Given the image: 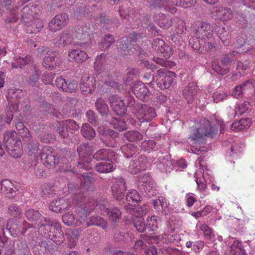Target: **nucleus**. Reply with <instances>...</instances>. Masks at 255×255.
<instances>
[{"label":"nucleus","mask_w":255,"mask_h":255,"mask_svg":"<svg viewBox=\"0 0 255 255\" xmlns=\"http://www.w3.org/2000/svg\"><path fill=\"white\" fill-rule=\"evenodd\" d=\"M77 151L80 156V160L77 165V168L89 170L92 168L91 159L88 155L87 144H81L77 148Z\"/></svg>","instance_id":"obj_17"},{"label":"nucleus","mask_w":255,"mask_h":255,"mask_svg":"<svg viewBox=\"0 0 255 255\" xmlns=\"http://www.w3.org/2000/svg\"><path fill=\"white\" fill-rule=\"evenodd\" d=\"M214 33V29L209 23L198 21L192 25V37L189 42L192 48L196 50H203L210 49L211 45L206 41L211 38Z\"/></svg>","instance_id":"obj_3"},{"label":"nucleus","mask_w":255,"mask_h":255,"mask_svg":"<svg viewBox=\"0 0 255 255\" xmlns=\"http://www.w3.org/2000/svg\"><path fill=\"white\" fill-rule=\"evenodd\" d=\"M159 221L158 217L153 215L147 219L146 227L151 231H154L157 229Z\"/></svg>","instance_id":"obj_52"},{"label":"nucleus","mask_w":255,"mask_h":255,"mask_svg":"<svg viewBox=\"0 0 255 255\" xmlns=\"http://www.w3.org/2000/svg\"><path fill=\"white\" fill-rule=\"evenodd\" d=\"M73 44L82 47H86L90 43L89 29L87 26L77 27L72 33Z\"/></svg>","instance_id":"obj_13"},{"label":"nucleus","mask_w":255,"mask_h":255,"mask_svg":"<svg viewBox=\"0 0 255 255\" xmlns=\"http://www.w3.org/2000/svg\"><path fill=\"white\" fill-rule=\"evenodd\" d=\"M87 52L79 49H72L68 52V58L70 61L78 63H82L89 58Z\"/></svg>","instance_id":"obj_29"},{"label":"nucleus","mask_w":255,"mask_h":255,"mask_svg":"<svg viewBox=\"0 0 255 255\" xmlns=\"http://www.w3.org/2000/svg\"><path fill=\"white\" fill-rule=\"evenodd\" d=\"M3 141L8 154L14 158L20 157L22 154V143L15 131L6 132Z\"/></svg>","instance_id":"obj_5"},{"label":"nucleus","mask_w":255,"mask_h":255,"mask_svg":"<svg viewBox=\"0 0 255 255\" xmlns=\"http://www.w3.org/2000/svg\"><path fill=\"white\" fill-rule=\"evenodd\" d=\"M115 239L119 241L128 242L131 241L133 238V235L131 233H123L115 236Z\"/></svg>","instance_id":"obj_64"},{"label":"nucleus","mask_w":255,"mask_h":255,"mask_svg":"<svg viewBox=\"0 0 255 255\" xmlns=\"http://www.w3.org/2000/svg\"><path fill=\"white\" fill-rule=\"evenodd\" d=\"M137 146L132 143L126 144L121 147V150L126 157L132 156L137 152Z\"/></svg>","instance_id":"obj_48"},{"label":"nucleus","mask_w":255,"mask_h":255,"mask_svg":"<svg viewBox=\"0 0 255 255\" xmlns=\"http://www.w3.org/2000/svg\"><path fill=\"white\" fill-rule=\"evenodd\" d=\"M173 160L168 158H164L163 157H159L158 161H155L156 168L162 173H169L174 168Z\"/></svg>","instance_id":"obj_32"},{"label":"nucleus","mask_w":255,"mask_h":255,"mask_svg":"<svg viewBox=\"0 0 255 255\" xmlns=\"http://www.w3.org/2000/svg\"><path fill=\"white\" fill-rule=\"evenodd\" d=\"M41 160L43 164L48 168H51L56 165L59 164L61 170L64 171H68L71 170L75 173L76 171L72 169L71 165L69 163H65L66 159L62 158L60 160L57 161L55 157L53 155H50L47 153H42L41 155Z\"/></svg>","instance_id":"obj_12"},{"label":"nucleus","mask_w":255,"mask_h":255,"mask_svg":"<svg viewBox=\"0 0 255 255\" xmlns=\"http://www.w3.org/2000/svg\"><path fill=\"white\" fill-rule=\"evenodd\" d=\"M138 189L148 198L156 195L155 183L148 174L140 175L136 181Z\"/></svg>","instance_id":"obj_7"},{"label":"nucleus","mask_w":255,"mask_h":255,"mask_svg":"<svg viewBox=\"0 0 255 255\" xmlns=\"http://www.w3.org/2000/svg\"><path fill=\"white\" fill-rule=\"evenodd\" d=\"M95 202L94 209L96 212H101L103 215H107L110 220L116 222L121 218L122 213L117 207L110 208L106 200L101 201L99 203Z\"/></svg>","instance_id":"obj_10"},{"label":"nucleus","mask_w":255,"mask_h":255,"mask_svg":"<svg viewBox=\"0 0 255 255\" xmlns=\"http://www.w3.org/2000/svg\"><path fill=\"white\" fill-rule=\"evenodd\" d=\"M132 220L133 225L136 230L140 233L143 232L145 230L144 218L141 216H135L133 215Z\"/></svg>","instance_id":"obj_50"},{"label":"nucleus","mask_w":255,"mask_h":255,"mask_svg":"<svg viewBox=\"0 0 255 255\" xmlns=\"http://www.w3.org/2000/svg\"><path fill=\"white\" fill-rule=\"evenodd\" d=\"M172 24H174L176 33L178 35L183 34L186 30L185 22L183 20L178 18L173 19H169L163 14L160 16L158 24L160 27L167 29Z\"/></svg>","instance_id":"obj_11"},{"label":"nucleus","mask_w":255,"mask_h":255,"mask_svg":"<svg viewBox=\"0 0 255 255\" xmlns=\"http://www.w3.org/2000/svg\"><path fill=\"white\" fill-rule=\"evenodd\" d=\"M95 202L92 201L77 207L74 212H68L63 215V222L65 225L73 227L85 224L86 226L94 225L103 229L106 228L107 222L101 217L93 216L88 222H87V217L93 210Z\"/></svg>","instance_id":"obj_2"},{"label":"nucleus","mask_w":255,"mask_h":255,"mask_svg":"<svg viewBox=\"0 0 255 255\" xmlns=\"http://www.w3.org/2000/svg\"><path fill=\"white\" fill-rule=\"evenodd\" d=\"M252 122L248 118H243L240 121L235 122L231 126V129L235 131H242L248 128Z\"/></svg>","instance_id":"obj_40"},{"label":"nucleus","mask_w":255,"mask_h":255,"mask_svg":"<svg viewBox=\"0 0 255 255\" xmlns=\"http://www.w3.org/2000/svg\"><path fill=\"white\" fill-rule=\"evenodd\" d=\"M109 100L113 110L119 116L124 115L126 113L127 106H133L135 104L134 99L131 97L129 98L127 105L124 101L117 95L112 96Z\"/></svg>","instance_id":"obj_14"},{"label":"nucleus","mask_w":255,"mask_h":255,"mask_svg":"<svg viewBox=\"0 0 255 255\" xmlns=\"http://www.w3.org/2000/svg\"><path fill=\"white\" fill-rule=\"evenodd\" d=\"M246 251L242 243L238 240H235L230 247L229 255H245Z\"/></svg>","instance_id":"obj_45"},{"label":"nucleus","mask_w":255,"mask_h":255,"mask_svg":"<svg viewBox=\"0 0 255 255\" xmlns=\"http://www.w3.org/2000/svg\"><path fill=\"white\" fill-rule=\"evenodd\" d=\"M212 14L215 18L223 21L229 20L233 17V12L230 8L218 6L214 7Z\"/></svg>","instance_id":"obj_30"},{"label":"nucleus","mask_w":255,"mask_h":255,"mask_svg":"<svg viewBox=\"0 0 255 255\" xmlns=\"http://www.w3.org/2000/svg\"><path fill=\"white\" fill-rule=\"evenodd\" d=\"M196 2V0H155L154 6L163 7L166 10L174 13L176 11L175 6L187 8L194 4Z\"/></svg>","instance_id":"obj_9"},{"label":"nucleus","mask_w":255,"mask_h":255,"mask_svg":"<svg viewBox=\"0 0 255 255\" xmlns=\"http://www.w3.org/2000/svg\"><path fill=\"white\" fill-rule=\"evenodd\" d=\"M216 30L219 38L225 45H228L230 42V29L227 26L217 27Z\"/></svg>","instance_id":"obj_39"},{"label":"nucleus","mask_w":255,"mask_h":255,"mask_svg":"<svg viewBox=\"0 0 255 255\" xmlns=\"http://www.w3.org/2000/svg\"><path fill=\"white\" fill-rule=\"evenodd\" d=\"M125 180L122 178L115 179L111 187L114 197L119 201L123 199L124 193L127 190Z\"/></svg>","instance_id":"obj_22"},{"label":"nucleus","mask_w":255,"mask_h":255,"mask_svg":"<svg viewBox=\"0 0 255 255\" xmlns=\"http://www.w3.org/2000/svg\"><path fill=\"white\" fill-rule=\"evenodd\" d=\"M67 204L62 199H56L52 201L49 205V209L55 212H60L63 209H66L68 208Z\"/></svg>","instance_id":"obj_44"},{"label":"nucleus","mask_w":255,"mask_h":255,"mask_svg":"<svg viewBox=\"0 0 255 255\" xmlns=\"http://www.w3.org/2000/svg\"><path fill=\"white\" fill-rule=\"evenodd\" d=\"M235 108L238 114L240 115H242L249 112L250 110V105L249 102H245L243 103L237 104Z\"/></svg>","instance_id":"obj_57"},{"label":"nucleus","mask_w":255,"mask_h":255,"mask_svg":"<svg viewBox=\"0 0 255 255\" xmlns=\"http://www.w3.org/2000/svg\"><path fill=\"white\" fill-rule=\"evenodd\" d=\"M57 126V130L60 135L63 138H66L68 136V129L74 130H77L79 128L76 122L70 119L58 122Z\"/></svg>","instance_id":"obj_20"},{"label":"nucleus","mask_w":255,"mask_h":255,"mask_svg":"<svg viewBox=\"0 0 255 255\" xmlns=\"http://www.w3.org/2000/svg\"><path fill=\"white\" fill-rule=\"evenodd\" d=\"M93 158L97 160H111L117 162L119 155L109 149H102L94 154Z\"/></svg>","instance_id":"obj_26"},{"label":"nucleus","mask_w":255,"mask_h":255,"mask_svg":"<svg viewBox=\"0 0 255 255\" xmlns=\"http://www.w3.org/2000/svg\"><path fill=\"white\" fill-rule=\"evenodd\" d=\"M165 238H163L162 236L159 237L160 240L163 243H176L180 240V236L178 234H173L171 236L165 235Z\"/></svg>","instance_id":"obj_58"},{"label":"nucleus","mask_w":255,"mask_h":255,"mask_svg":"<svg viewBox=\"0 0 255 255\" xmlns=\"http://www.w3.org/2000/svg\"><path fill=\"white\" fill-rule=\"evenodd\" d=\"M223 146L226 148L227 155L233 157H236L237 154L241 152L244 147L237 137H230L228 140L224 141Z\"/></svg>","instance_id":"obj_15"},{"label":"nucleus","mask_w":255,"mask_h":255,"mask_svg":"<svg viewBox=\"0 0 255 255\" xmlns=\"http://www.w3.org/2000/svg\"><path fill=\"white\" fill-rule=\"evenodd\" d=\"M56 85L57 88L66 92H74L78 88V83L76 81H66L61 77L57 78L56 80Z\"/></svg>","instance_id":"obj_28"},{"label":"nucleus","mask_w":255,"mask_h":255,"mask_svg":"<svg viewBox=\"0 0 255 255\" xmlns=\"http://www.w3.org/2000/svg\"><path fill=\"white\" fill-rule=\"evenodd\" d=\"M96 107L99 113L102 115L106 114L109 111L107 104L102 99H98L96 102Z\"/></svg>","instance_id":"obj_55"},{"label":"nucleus","mask_w":255,"mask_h":255,"mask_svg":"<svg viewBox=\"0 0 255 255\" xmlns=\"http://www.w3.org/2000/svg\"><path fill=\"white\" fill-rule=\"evenodd\" d=\"M197 87L195 83H191L183 91V95L188 104L192 103L195 100Z\"/></svg>","instance_id":"obj_34"},{"label":"nucleus","mask_w":255,"mask_h":255,"mask_svg":"<svg viewBox=\"0 0 255 255\" xmlns=\"http://www.w3.org/2000/svg\"><path fill=\"white\" fill-rule=\"evenodd\" d=\"M25 216L29 221H35L39 218L40 214L37 211L29 209L25 212Z\"/></svg>","instance_id":"obj_61"},{"label":"nucleus","mask_w":255,"mask_h":255,"mask_svg":"<svg viewBox=\"0 0 255 255\" xmlns=\"http://www.w3.org/2000/svg\"><path fill=\"white\" fill-rule=\"evenodd\" d=\"M30 73L32 75L29 78L28 83L30 85L33 86L39 80L40 72L37 68L34 67V69L31 70Z\"/></svg>","instance_id":"obj_60"},{"label":"nucleus","mask_w":255,"mask_h":255,"mask_svg":"<svg viewBox=\"0 0 255 255\" xmlns=\"http://www.w3.org/2000/svg\"><path fill=\"white\" fill-rule=\"evenodd\" d=\"M141 197L135 190H131L128 191L126 196V201L130 206H126L125 209L130 212L133 210V206L135 205L140 201Z\"/></svg>","instance_id":"obj_33"},{"label":"nucleus","mask_w":255,"mask_h":255,"mask_svg":"<svg viewBox=\"0 0 255 255\" xmlns=\"http://www.w3.org/2000/svg\"><path fill=\"white\" fill-rule=\"evenodd\" d=\"M81 133L84 137L87 139H91L96 135L94 129L88 124H84L82 125Z\"/></svg>","instance_id":"obj_49"},{"label":"nucleus","mask_w":255,"mask_h":255,"mask_svg":"<svg viewBox=\"0 0 255 255\" xmlns=\"http://www.w3.org/2000/svg\"><path fill=\"white\" fill-rule=\"evenodd\" d=\"M136 117L141 122H149L156 116L154 109L146 105H141L137 112L135 113Z\"/></svg>","instance_id":"obj_19"},{"label":"nucleus","mask_w":255,"mask_h":255,"mask_svg":"<svg viewBox=\"0 0 255 255\" xmlns=\"http://www.w3.org/2000/svg\"><path fill=\"white\" fill-rule=\"evenodd\" d=\"M152 45L155 50L162 54L165 59L169 58L173 52V49L168 45H165L164 41L161 39H155Z\"/></svg>","instance_id":"obj_24"},{"label":"nucleus","mask_w":255,"mask_h":255,"mask_svg":"<svg viewBox=\"0 0 255 255\" xmlns=\"http://www.w3.org/2000/svg\"><path fill=\"white\" fill-rule=\"evenodd\" d=\"M47 244L44 242L43 241L39 242V245L35 246L33 249V253L36 255H48L43 253V251L47 250Z\"/></svg>","instance_id":"obj_59"},{"label":"nucleus","mask_w":255,"mask_h":255,"mask_svg":"<svg viewBox=\"0 0 255 255\" xmlns=\"http://www.w3.org/2000/svg\"><path fill=\"white\" fill-rule=\"evenodd\" d=\"M1 186L2 192L5 194H9L7 195L8 198H12L15 196V193L17 190V188L14 186V183L11 180L7 179L2 180Z\"/></svg>","instance_id":"obj_36"},{"label":"nucleus","mask_w":255,"mask_h":255,"mask_svg":"<svg viewBox=\"0 0 255 255\" xmlns=\"http://www.w3.org/2000/svg\"><path fill=\"white\" fill-rule=\"evenodd\" d=\"M15 63H12V66L13 68H17V67L22 68L25 65L28 64L31 60V57L30 56H25V58L19 57L18 58H15Z\"/></svg>","instance_id":"obj_56"},{"label":"nucleus","mask_w":255,"mask_h":255,"mask_svg":"<svg viewBox=\"0 0 255 255\" xmlns=\"http://www.w3.org/2000/svg\"><path fill=\"white\" fill-rule=\"evenodd\" d=\"M254 78L253 79L249 80L244 83L243 84L237 86L234 89L232 93V96L235 98L239 99L242 97L244 91L248 88H250L251 85H255V70L254 71Z\"/></svg>","instance_id":"obj_35"},{"label":"nucleus","mask_w":255,"mask_h":255,"mask_svg":"<svg viewBox=\"0 0 255 255\" xmlns=\"http://www.w3.org/2000/svg\"><path fill=\"white\" fill-rule=\"evenodd\" d=\"M107 62L106 55L101 54L97 56L95 62L94 68L96 74L100 75L101 73L104 76L107 75L106 72H104L105 64Z\"/></svg>","instance_id":"obj_38"},{"label":"nucleus","mask_w":255,"mask_h":255,"mask_svg":"<svg viewBox=\"0 0 255 255\" xmlns=\"http://www.w3.org/2000/svg\"><path fill=\"white\" fill-rule=\"evenodd\" d=\"M72 33L70 30H65L60 36L58 40L56 41L55 44L60 46L65 44H73Z\"/></svg>","instance_id":"obj_46"},{"label":"nucleus","mask_w":255,"mask_h":255,"mask_svg":"<svg viewBox=\"0 0 255 255\" xmlns=\"http://www.w3.org/2000/svg\"><path fill=\"white\" fill-rule=\"evenodd\" d=\"M114 161L106 160L98 163L95 165V169L100 173H109L113 171L115 168Z\"/></svg>","instance_id":"obj_37"},{"label":"nucleus","mask_w":255,"mask_h":255,"mask_svg":"<svg viewBox=\"0 0 255 255\" xmlns=\"http://www.w3.org/2000/svg\"><path fill=\"white\" fill-rule=\"evenodd\" d=\"M133 93L139 99L146 101L148 99L149 92L144 84L140 82H137L131 88Z\"/></svg>","instance_id":"obj_27"},{"label":"nucleus","mask_w":255,"mask_h":255,"mask_svg":"<svg viewBox=\"0 0 255 255\" xmlns=\"http://www.w3.org/2000/svg\"><path fill=\"white\" fill-rule=\"evenodd\" d=\"M198 162L196 163V166L199 169L195 173V181L197 185V189L200 192L203 194V198L206 195V185L208 181L212 182L213 177L211 175L208 173L206 167L203 165V158L200 157L198 159Z\"/></svg>","instance_id":"obj_6"},{"label":"nucleus","mask_w":255,"mask_h":255,"mask_svg":"<svg viewBox=\"0 0 255 255\" xmlns=\"http://www.w3.org/2000/svg\"><path fill=\"white\" fill-rule=\"evenodd\" d=\"M111 124L114 128L119 131H123L127 128V125L123 118H114Z\"/></svg>","instance_id":"obj_54"},{"label":"nucleus","mask_w":255,"mask_h":255,"mask_svg":"<svg viewBox=\"0 0 255 255\" xmlns=\"http://www.w3.org/2000/svg\"><path fill=\"white\" fill-rule=\"evenodd\" d=\"M155 142L153 140H144L141 144V148L144 151H149L155 148Z\"/></svg>","instance_id":"obj_63"},{"label":"nucleus","mask_w":255,"mask_h":255,"mask_svg":"<svg viewBox=\"0 0 255 255\" xmlns=\"http://www.w3.org/2000/svg\"><path fill=\"white\" fill-rule=\"evenodd\" d=\"M18 223H19L18 221L12 219L9 220L6 224V230L14 237L23 233L20 229V225Z\"/></svg>","instance_id":"obj_41"},{"label":"nucleus","mask_w":255,"mask_h":255,"mask_svg":"<svg viewBox=\"0 0 255 255\" xmlns=\"http://www.w3.org/2000/svg\"><path fill=\"white\" fill-rule=\"evenodd\" d=\"M251 36V34H250V36L247 37L246 36H239L237 40V47L239 49V51H233L234 56L236 55V53H246L255 47V35L253 34L252 37Z\"/></svg>","instance_id":"obj_16"},{"label":"nucleus","mask_w":255,"mask_h":255,"mask_svg":"<svg viewBox=\"0 0 255 255\" xmlns=\"http://www.w3.org/2000/svg\"><path fill=\"white\" fill-rule=\"evenodd\" d=\"M39 236L44 239L49 240L57 245L61 244L64 240V233L61 230L59 223L50 221L44 218V223H42L38 228Z\"/></svg>","instance_id":"obj_4"},{"label":"nucleus","mask_w":255,"mask_h":255,"mask_svg":"<svg viewBox=\"0 0 255 255\" xmlns=\"http://www.w3.org/2000/svg\"><path fill=\"white\" fill-rule=\"evenodd\" d=\"M80 87L84 95L91 93L96 88V80L93 76L85 75L82 77Z\"/></svg>","instance_id":"obj_21"},{"label":"nucleus","mask_w":255,"mask_h":255,"mask_svg":"<svg viewBox=\"0 0 255 255\" xmlns=\"http://www.w3.org/2000/svg\"><path fill=\"white\" fill-rule=\"evenodd\" d=\"M147 158L144 156L134 157L129 163L128 170L132 174L144 170L147 168Z\"/></svg>","instance_id":"obj_18"},{"label":"nucleus","mask_w":255,"mask_h":255,"mask_svg":"<svg viewBox=\"0 0 255 255\" xmlns=\"http://www.w3.org/2000/svg\"><path fill=\"white\" fill-rule=\"evenodd\" d=\"M99 134L106 137H110L111 140L110 141L105 142V143L109 146L115 147L117 145V142L115 140L116 137L119 136V133L113 130L109 129L105 126H100L98 130Z\"/></svg>","instance_id":"obj_31"},{"label":"nucleus","mask_w":255,"mask_h":255,"mask_svg":"<svg viewBox=\"0 0 255 255\" xmlns=\"http://www.w3.org/2000/svg\"><path fill=\"white\" fill-rule=\"evenodd\" d=\"M114 41L115 39L112 35H107L100 44L101 50H104L108 48L110 45L114 42Z\"/></svg>","instance_id":"obj_62"},{"label":"nucleus","mask_w":255,"mask_h":255,"mask_svg":"<svg viewBox=\"0 0 255 255\" xmlns=\"http://www.w3.org/2000/svg\"><path fill=\"white\" fill-rule=\"evenodd\" d=\"M196 229L198 233L202 232L207 239L211 240L215 237L213 230L205 224L198 222L196 225Z\"/></svg>","instance_id":"obj_43"},{"label":"nucleus","mask_w":255,"mask_h":255,"mask_svg":"<svg viewBox=\"0 0 255 255\" xmlns=\"http://www.w3.org/2000/svg\"><path fill=\"white\" fill-rule=\"evenodd\" d=\"M193 124L187 143L190 146L192 152L196 154H202L207 152L208 148L204 146L205 138L212 137L216 134L219 126L221 133L224 132L225 127L223 121L216 117L211 122L203 118Z\"/></svg>","instance_id":"obj_1"},{"label":"nucleus","mask_w":255,"mask_h":255,"mask_svg":"<svg viewBox=\"0 0 255 255\" xmlns=\"http://www.w3.org/2000/svg\"><path fill=\"white\" fill-rule=\"evenodd\" d=\"M153 205L156 212H162L165 211L167 209L169 205V202L166 198L160 196L158 199L153 201Z\"/></svg>","instance_id":"obj_42"},{"label":"nucleus","mask_w":255,"mask_h":255,"mask_svg":"<svg viewBox=\"0 0 255 255\" xmlns=\"http://www.w3.org/2000/svg\"><path fill=\"white\" fill-rule=\"evenodd\" d=\"M174 77L175 74L173 72L165 69H160L153 76L152 82L148 84L151 86L155 82L160 89H168L173 82Z\"/></svg>","instance_id":"obj_8"},{"label":"nucleus","mask_w":255,"mask_h":255,"mask_svg":"<svg viewBox=\"0 0 255 255\" xmlns=\"http://www.w3.org/2000/svg\"><path fill=\"white\" fill-rule=\"evenodd\" d=\"M125 136L127 139L131 142H135L141 140L143 138V135L139 132L135 130H131L125 133Z\"/></svg>","instance_id":"obj_53"},{"label":"nucleus","mask_w":255,"mask_h":255,"mask_svg":"<svg viewBox=\"0 0 255 255\" xmlns=\"http://www.w3.org/2000/svg\"><path fill=\"white\" fill-rule=\"evenodd\" d=\"M231 61L232 59L229 56L225 55L222 58L220 64H217L216 61H214L212 63V68L218 74L221 75L226 74L230 71L229 65L231 63Z\"/></svg>","instance_id":"obj_25"},{"label":"nucleus","mask_w":255,"mask_h":255,"mask_svg":"<svg viewBox=\"0 0 255 255\" xmlns=\"http://www.w3.org/2000/svg\"><path fill=\"white\" fill-rule=\"evenodd\" d=\"M68 19V15L66 13L56 15L49 23V29L52 31H56L62 29Z\"/></svg>","instance_id":"obj_23"},{"label":"nucleus","mask_w":255,"mask_h":255,"mask_svg":"<svg viewBox=\"0 0 255 255\" xmlns=\"http://www.w3.org/2000/svg\"><path fill=\"white\" fill-rule=\"evenodd\" d=\"M128 71L126 75L123 77L124 83L127 84L128 82L131 81L134 78L137 77L139 74L140 71L137 69L128 68Z\"/></svg>","instance_id":"obj_51"},{"label":"nucleus","mask_w":255,"mask_h":255,"mask_svg":"<svg viewBox=\"0 0 255 255\" xmlns=\"http://www.w3.org/2000/svg\"><path fill=\"white\" fill-rule=\"evenodd\" d=\"M55 53L52 51H49L46 53V55L44 58L43 61V65L46 69L52 70L56 65L55 61Z\"/></svg>","instance_id":"obj_47"}]
</instances>
